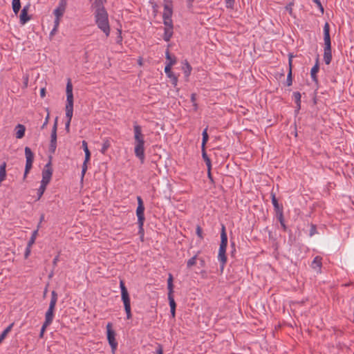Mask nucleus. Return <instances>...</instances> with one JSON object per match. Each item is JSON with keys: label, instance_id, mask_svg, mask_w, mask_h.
<instances>
[{"label": "nucleus", "instance_id": "nucleus-64", "mask_svg": "<svg viewBox=\"0 0 354 354\" xmlns=\"http://www.w3.org/2000/svg\"><path fill=\"white\" fill-rule=\"evenodd\" d=\"M139 64L141 65L142 64V62L141 60L139 61Z\"/></svg>", "mask_w": 354, "mask_h": 354}, {"label": "nucleus", "instance_id": "nucleus-14", "mask_svg": "<svg viewBox=\"0 0 354 354\" xmlns=\"http://www.w3.org/2000/svg\"><path fill=\"white\" fill-rule=\"evenodd\" d=\"M92 7L95 10V12L106 11L102 0H91Z\"/></svg>", "mask_w": 354, "mask_h": 354}, {"label": "nucleus", "instance_id": "nucleus-50", "mask_svg": "<svg viewBox=\"0 0 354 354\" xmlns=\"http://www.w3.org/2000/svg\"><path fill=\"white\" fill-rule=\"evenodd\" d=\"M39 226L38 225L37 228H39ZM37 234H38V229H37L32 232L31 238L36 239Z\"/></svg>", "mask_w": 354, "mask_h": 354}, {"label": "nucleus", "instance_id": "nucleus-59", "mask_svg": "<svg viewBox=\"0 0 354 354\" xmlns=\"http://www.w3.org/2000/svg\"><path fill=\"white\" fill-rule=\"evenodd\" d=\"M281 223V225L282 226V227L283 228V230H286V226L285 225L284 221L282 223Z\"/></svg>", "mask_w": 354, "mask_h": 354}, {"label": "nucleus", "instance_id": "nucleus-1", "mask_svg": "<svg viewBox=\"0 0 354 354\" xmlns=\"http://www.w3.org/2000/svg\"><path fill=\"white\" fill-rule=\"evenodd\" d=\"M135 148L134 152L136 156L140 160L141 162H144L145 160V140L144 136L142 133L141 127L139 125L133 127Z\"/></svg>", "mask_w": 354, "mask_h": 354}, {"label": "nucleus", "instance_id": "nucleus-2", "mask_svg": "<svg viewBox=\"0 0 354 354\" xmlns=\"http://www.w3.org/2000/svg\"><path fill=\"white\" fill-rule=\"evenodd\" d=\"M227 244V236L225 232V227L223 225L221 228V243L220 247L218 250V259L220 261L221 265V270L224 268L225 264L227 261V257L225 254L226 252V248Z\"/></svg>", "mask_w": 354, "mask_h": 354}, {"label": "nucleus", "instance_id": "nucleus-52", "mask_svg": "<svg viewBox=\"0 0 354 354\" xmlns=\"http://www.w3.org/2000/svg\"><path fill=\"white\" fill-rule=\"evenodd\" d=\"M166 58H167V59H168L169 62H170V61H171V60H174V59H175V60H176V58H171V57L170 56V54H169V50H167V52H166Z\"/></svg>", "mask_w": 354, "mask_h": 354}, {"label": "nucleus", "instance_id": "nucleus-33", "mask_svg": "<svg viewBox=\"0 0 354 354\" xmlns=\"http://www.w3.org/2000/svg\"><path fill=\"white\" fill-rule=\"evenodd\" d=\"M168 299L169 301L170 308H176V304L174 299L173 292H168Z\"/></svg>", "mask_w": 354, "mask_h": 354}, {"label": "nucleus", "instance_id": "nucleus-16", "mask_svg": "<svg viewBox=\"0 0 354 354\" xmlns=\"http://www.w3.org/2000/svg\"><path fill=\"white\" fill-rule=\"evenodd\" d=\"M84 151L85 153V159L83 162L82 167V179H83L84 176L86 172V170L88 168L87 162L89 161L90 157H91V153H90V151L88 149H86V150H84Z\"/></svg>", "mask_w": 354, "mask_h": 354}, {"label": "nucleus", "instance_id": "nucleus-19", "mask_svg": "<svg viewBox=\"0 0 354 354\" xmlns=\"http://www.w3.org/2000/svg\"><path fill=\"white\" fill-rule=\"evenodd\" d=\"M319 56H317V59H316V62H315V66L312 68L311 69V71H310V75H311V78L313 80V82L317 83L318 82V80H317V73L319 71Z\"/></svg>", "mask_w": 354, "mask_h": 354}, {"label": "nucleus", "instance_id": "nucleus-36", "mask_svg": "<svg viewBox=\"0 0 354 354\" xmlns=\"http://www.w3.org/2000/svg\"><path fill=\"white\" fill-rule=\"evenodd\" d=\"M167 77L170 78L172 84L174 86H176L177 82H178V78L177 77L172 73L171 74L167 75Z\"/></svg>", "mask_w": 354, "mask_h": 354}, {"label": "nucleus", "instance_id": "nucleus-23", "mask_svg": "<svg viewBox=\"0 0 354 354\" xmlns=\"http://www.w3.org/2000/svg\"><path fill=\"white\" fill-rule=\"evenodd\" d=\"M192 70V66H190L189 62L187 60H185L184 62V66H183V71L184 72L185 77L187 78L189 76V75L191 74Z\"/></svg>", "mask_w": 354, "mask_h": 354}, {"label": "nucleus", "instance_id": "nucleus-30", "mask_svg": "<svg viewBox=\"0 0 354 354\" xmlns=\"http://www.w3.org/2000/svg\"><path fill=\"white\" fill-rule=\"evenodd\" d=\"M202 136H203V140H202V146L201 147L202 148H205V145L208 140V138H209V136H208V134H207V128H205L203 131V133H202Z\"/></svg>", "mask_w": 354, "mask_h": 354}, {"label": "nucleus", "instance_id": "nucleus-34", "mask_svg": "<svg viewBox=\"0 0 354 354\" xmlns=\"http://www.w3.org/2000/svg\"><path fill=\"white\" fill-rule=\"evenodd\" d=\"M175 63H176V60L174 59V60L169 62V63L165 66V72L167 74V75L172 73V72L171 71V66L174 65Z\"/></svg>", "mask_w": 354, "mask_h": 354}, {"label": "nucleus", "instance_id": "nucleus-58", "mask_svg": "<svg viewBox=\"0 0 354 354\" xmlns=\"http://www.w3.org/2000/svg\"><path fill=\"white\" fill-rule=\"evenodd\" d=\"M208 176H209V179L211 180H212V178L211 173H210V167L208 168Z\"/></svg>", "mask_w": 354, "mask_h": 354}, {"label": "nucleus", "instance_id": "nucleus-22", "mask_svg": "<svg viewBox=\"0 0 354 354\" xmlns=\"http://www.w3.org/2000/svg\"><path fill=\"white\" fill-rule=\"evenodd\" d=\"M272 203L274 206V210L276 212L283 211L282 206L279 205L278 201L274 194H272Z\"/></svg>", "mask_w": 354, "mask_h": 354}, {"label": "nucleus", "instance_id": "nucleus-17", "mask_svg": "<svg viewBox=\"0 0 354 354\" xmlns=\"http://www.w3.org/2000/svg\"><path fill=\"white\" fill-rule=\"evenodd\" d=\"M165 32L163 35V39L165 41H170L172 35H173V24H171L170 25H165Z\"/></svg>", "mask_w": 354, "mask_h": 354}, {"label": "nucleus", "instance_id": "nucleus-5", "mask_svg": "<svg viewBox=\"0 0 354 354\" xmlns=\"http://www.w3.org/2000/svg\"><path fill=\"white\" fill-rule=\"evenodd\" d=\"M57 294L55 290L51 292V298L48 310L45 315V325H50L54 317V310L57 301Z\"/></svg>", "mask_w": 354, "mask_h": 354}, {"label": "nucleus", "instance_id": "nucleus-63", "mask_svg": "<svg viewBox=\"0 0 354 354\" xmlns=\"http://www.w3.org/2000/svg\"><path fill=\"white\" fill-rule=\"evenodd\" d=\"M203 263H204V261L201 260V264H203Z\"/></svg>", "mask_w": 354, "mask_h": 354}, {"label": "nucleus", "instance_id": "nucleus-46", "mask_svg": "<svg viewBox=\"0 0 354 354\" xmlns=\"http://www.w3.org/2000/svg\"><path fill=\"white\" fill-rule=\"evenodd\" d=\"M48 120H49V113H48L46 118H45V121L44 122V124H42L41 126V129H44L45 127L47 125L48 122Z\"/></svg>", "mask_w": 354, "mask_h": 354}, {"label": "nucleus", "instance_id": "nucleus-54", "mask_svg": "<svg viewBox=\"0 0 354 354\" xmlns=\"http://www.w3.org/2000/svg\"><path fill=\"white\" fill-rule=\"evenodd\" d=\"M82 147H83L84 150H86V149H88V145H87V142L85 140L82 141Z\"/></svg>", "mask_w": 354, "mask_h": 354}, {"label": "nucleus", "instance_id": "nucleus-21", "mask_svg": "<svg viewBox=\"0 0 354 354\" xmlns=\"http://www.w3.org/2000/svg\"><path fill=\"white\" fill-rule=\"evenodd\" d=\"M17 132H16V138L18 139H21L24 136L26 128L23 124H17L16 127Z\"/></svg>", "mask_w": 354, "mask_h": 354}, {"label": "nucleus", "instance_id": "nucleus-41", "mask_svg": "<svg viewBox=\"0 0 354 354\" xmlns=\"http://www.w3.org/2000/svg\"><path fill=\"white\" fill-rule=\"evenodd\" d=\"M318 6L319 10H321L322 13H324V8L321 3L320 0H313Z\"/></svg>", "mask_w": 354, "mask_h": 354}, {"label": "nucleus", "instance_id": "nucleus-48", "mask_svg": "<svg viewBox=\"0 0 354 354\" xmlns=\"http://www.w3.org/2000/svg\"><path fill=\"white\" fill-rule=\"evenodd\" d=\"M35 239H33V238H31V237H30V240H29V241H28V245H27V246H28V247H30V248H31V247H32V245L35 243Z\"/></svg>", "mask_w": 354, "mask_h": 354}, {"label": "nucleus", "instance_id": "nucleus-49", "mask_svg": "<svg viewBox=\"0 0 354 354\" xmlns=\"http://www.w3.org/2000/svg\"><path fill=\"white\" fill-rule=\"evenodd\" d=\"M59 21H60V19L59 18H55V21H54V28H58V26L59 25Z\"/></svg>", "mask_w": 354, "mask_h": 354}, {"label": "nucleus", "instance_id": "nucleus-32", "mask_svg": "<svg viewBox=\"0 0 354 354\" xmlns=\"http://www.w3.org/2000/svg\"><path fill=\"white\" fill-rule=\"evenodd\" d=\"M293 96L297 103V109H299L301 107V94L299 92H294Z\"/></svg>", "mask_w": 354, "mask_h": 354}, {"label": "nucleus", "instance_id": "nucleus-53", "mask_svg": "<svg viewBox=\"0 0 354 354\" xmlns=\"http://www.w3.org/2000/svg\"><path fill=\"white\" fill-rule=\"evenodd\" d=\"M46 95V89L44 88H42L40 91V95L41 97H44Z\"/></svg>", "mask_w": 354, "mask_h": 354}, {"label": "nucleus", "instance_id": "nucleus-45", "mask_svg": "<svg viewBox=\"0 0 354 354\" xmlns=\"http://www.w3.org/2000/svg\"><path fill=\"white\" fill-rule=\"evenodd\" d=\"M191 100L192 102H193V105L195 106V108L196 109L197 107V104L195 103V101H196V94L195 93H192V95H191Z\"/></svg>", "mask_w": 354, "mask_h": 354}, {"label": "nucleus", "instance_id": "nucleus-44", "mask_svg": "<svg viewBox=\"0 0 354 354\" xmlns=\"http://www.w3.org/2000/svg\"><path fill=\"white\" fill-rule=\"evenodd\" d=\"M30 252H31V248L27 246L26 251H25V254H24L25 259H27L29 257Z\"/></svg>", "mask_w": 354, "mask_h": 354}, {"label": "nucleus", "instance_id": "nucleus-28", "mask_svg": "<svg viewBox=\"0 0 354 354\" xmlns=\"http://www.w3.org/2000/svg\"><path fill=\"white\" fill-rule=\"evenodd\" d=\"M46 185L41 183V185L37 190V198L36 199L37 201H39L41 198L46 189Z\"/></svg>", "mask_w": 354, "mask_h": 354}, {"label": "nucleus", "instance_id": "nucleus-26", "mask_svg": "<svg viewBox=\"0 0 354 354\" xmlns=\"http://www.w3.org/2000/svg\"><path fill=\"white\" fill-rule=\"evenodd\" d=\"M110 146H111L110 140L108 138H105L103 140L102 147L100 150L101 153L104 154L106 153V151H107V149L110 147Z\"/></svg>", "mask_w": 354, "mask_h": 354}, {"label": "nucleus", "instance_id": "nucleus-18", "mask_svg": "<svg viewBox=\"0 0 354 354\" xmlns=\"http://www.w3.org/2000/svg\"><path fill=\"white\" fill-rule=\"evenodd\" d=\"M324 60L326 64L328 65L332 60L331 46H324Z\"/></svg>", "mask_w": 354, "mask_h": 354}, {"label": "nucleus", "instance_id": "nucleus-29", "mask_svg": "<svg viewBox=\"0 0 354 354\" xmlns=\"http://www.w3.org/2000/svg\"><path fill=\"white\" fill-rule=\"evenodd\" d=\"M167 288L169 292H174L173 276L171 274H169L167 279Z\"/></svg>", "mask_w": 354, "mask_h": 354}, {"label": "nucleus", "instance_id": "nucleus-61", "mask_svg": "<svg viewBox=\"0 0 354 354\" xmlns=\"http://www.w3.org/2000/svg\"><path fill=\"white\" fill-rule=\"evenodd\" d=\"M44 219V216L42 215L40 218V221H41Z\"/></svg>", "mask_w": 354, "mask_h": 354}, {"label": "nucleus", "instance_id": "nucleus-35", "mask_svg": "<svg viewBox=\"0 0 354 354\" xmlns=\"http://www.w3.org/2000/svg\"><path fill=\"white\" fill-rule=\"evenodd\" d=\"M196 258H197V255H195L187 261V267L188 268H190L191 267H192L193 266H194L196 264Z\"/></svg>", "mask_w": 354, "mask_h": 354}, {"label": "nucleus", "instance_id": "nucleus-20", "mask_svg": "<svg viewBox=\"0 0 354 354\" xmlns=\"http://www.w3.org/2000/svg\"><path fill=\"white\" fill-rule=\"evenodd\" d=\"M322 264V258L317 256L313 261L311 267L313 269L316 270L317 272H320Z\"/></svg>", "mask_w": 354, "mask_h": 354}, {"label": "nucleus", "instance_id": "nucleus-25", "mask_svg": "<svg viewBox=\"0 0 354 354\" xmlns=\"http://www.w3.org/2000/svg\"><path fill=\"white\" fill-rule=\"evenodd\" d=\"M289 72H288V74L287 75V79H286V84L287 86H290L292 85V60H291V58L289 59Z\"/></svg>", "mask_w": 354, "mask_h": 354}, {"label": "nucleus", "instance_id": "nucleus-24", "mask_svg": "<svg viewBox=\"0 0 354 354\" xmlns=\"http://www.w3.org/2000/svg\"><path fill=\"white\" fill-rule=\"evenodd\" d=\"M65 11V7L63 6H58L53 12L55 18H61Z\"/></svg>", "mask_w": 354, "mask_h": 354}, {"label": "nucleus", "instance_id": "nucleus-15", "mask_svg": "<svg viewBox=\"0 0 354 354\" xmlns=\"http://www.w3.org/2000/svg\"><path fill=\"white\" fill-rule=\"evenodd\" d=\"M30 6L27 5L24 6L20 14V22L21 24H25L28 21L30 20V17L28 15L29 10Z\"/></svg>", "mask_w": 354, "mask_h": 354}, {"label": "nucleus", "instance_id": "nucleus-7", "mask_svg": "<svg viewBox=\"0 0 354 354\" xmlns=\"http://www.w3.org/2000/svg\"><path fill=\"white\" fill-rule=\"evenodd\" d=\"M137 200H138V207L136 209V215L138 217V223L140 226V230H143V224H144V221L145 219V214H144L145 207H144L142 199L141 198L140 196H138Z\"/></svg>", "mask_w": 354, "mask_h": 354}, {"label": "nucleus", "instance_id": "nucleus-55", "mask_svg": "<svg viewBox=\"0 0 354 354\" xmlns=\"http://www.w3.org/2000/svg\"><path fill=\"white\" fill-rule=\"evenodd\" d=\"M58 259H59V257L58 256L55 257V258L53 259V264L54 266H55L57 265Z\"/></svg>", "mask_w": 354, "mask_h": 354}, {"label": "nucleus", "instance_id": "nucleus-31", "mask_svg": "<svg viewBox=\"0 0 354 354\" xmlns=\"http://www.w3.org/2000/svg\"><path fill=\"white\" fill-rule=\"evenodd\" d=\"M202 156H203V158L204 159L207 167L209 168L211 167V161L205 152V148H202Z\"/></svg>", "mask_w": 354, "mask_h": 354}, {"label": "nucleus", "instance_id": "nucleus-39", "mask_svg": "<svg viewBox=\"0 0 354 354\" xmlns=\"http://www.w3.org/2000/svg\"><path fill=\"white\" fill-rule=\"evenodd\" d=\"M234 3V0H226L225 5L228 8H233Z\"/></svg>", "mask_w": 354, "mask_h": 354}, {"label": "nucleus", "instance_id": "nucleus-56", "mask_svg": "<svg viewBox=\"0 0 354 354\" xmlns=\"http://www.w3.org/2000/svg\"><path fill=\"white\" fill-rule=\"evenodd\" d=\"M171 309V315L172 316V317H175V315H176V308H170Z\"/></svg>", "mask_w": 354, "mask_h": 354}, {"label": "nucleus", "instance_id": "nucleus-8", "mask_svg": "<svg viewBox=\"0 0 354 354\" xmlns=\"http://www.w3.org/2000/svg\"><path fill=\"white\" fill-rule=\"evenodd\" d=\"M24 151L26 158L25 171L24 175V178H25L32 168L34 160V154L28 147H26Z\"/></svg>", "mask_w": 354, "mask_h": 354}, {"label": "nucleus", "instance_id": "nucleus-40", "mask_svg": "<svg viewBox=\"0 0 354 354\" xmlns=\"http://www.w3.org/2000/svg\"><path fill=\"white\" fill-rule=\"evenodd\" d=\"M196 234L200 239H203V230L201 226H196Z\"/></svg>", "mask_w": 354, "mask_h": 354}, {"label": "nucleus", "instance_id": "nucleus-12", "mask_svg": "<svg viewBox=\"0 0 354 354\" xmlns=\"http://www.w3.org/2000/svg\"><path fill=\"white\" fill-rule=\"evenodd\" d=\"M172 8L169 4L166 3L164 6V12L162 15L164 25H170L173 24L171 16H172Z\"/></svg>", "mask_w": 354, "mask_h": 354}, {"label": "nucleus", "instance_id": "nucleus-60", "mask_svg": "<svg viewBox=\"0 0 354 354\" xmlns=\"http://www.w3.org/2000/svg\"><path fill=\"white\" fill-rule=\"evenodd\" d=\"M139 233H141L143 234V230H140V228L139 227Z\"/></svg>", "mask_w": 354, "mask_h": 354}, {"label": "nucleus", "instance_id": "nucleus-43", "mask_svg": "<svg viewBox=\"0 0 354 354\" xmlns=\"http://www.w3.org/2000/svg\"><path fill=\"white\" fill-rule=\"evenodd\" d=\"M48 326L49 325H45V322H44V324H43V325L41 326V328L40 334H39V337H43L44 331H45L46 327Z\"/></svg>", "mask_w": 354, "mask_h": 354}, {"label": "nucleus", "instance_id": "nucleus-42", "mask_svg": "<svg viewBox=\"0 0 354 354\" xmlns=\"http://www.w3.org/2000/svg\"><path fill=\"white\" fill-rule=\"evenodd\" d=\"M317 232L316 225L312 224L310 230V236L314 235Z\"/></svg>", "mask_w": 354, "mask_h": 354}, {"label": "nucleus", "instance_id": "nucleus-62", "mask_svg": "<svg viewBox=\"0 0 354 354\" xmlns=\"http://www.w3.org/2000/svg\"><path fill=\"white\" fill-rule=\"evenodd\" d=\"M203 263H204V261L201 260V264H203Z\"/></svg>", "mask_w": 354, "mask_h": 354}, {"label": "nucleus", "instance_id": "nucleus-51", "mask_svg": "<svg viewBox=\"0 0 354 354\" xmlns=\"http://www.w3.org/2000/svg\"><path fill=\"white\" fill-rule=\"evenodd\" d=\"M70 124L71 122H69V120H67V122L65 124V129L68 133L70 131Z\"/></svg>", "mask_w": 354, "mask_h": 354}, {"label": "nucleus", "instance_id": "nucleus-10", "mask_svg": "<svg viewBox=\"0 0 354 354\" xmlns=\"http://www.w3.org/2000/svg\"><path fill=\"white\" fill-rule=\"evenodd\" d=\"M111 327H112V325L111 323H109L106 326L107 339H108L109 343L111 347L112 351L114 353L115 350L116 349V348L118 346V342H116L115 338V331L113 330H112Z\"/></svg>", "mask_w": 354, "mask_h": 354}, {"label": "nucleus", "instance_id": "nucleus-13", "mask_svg": "<svg viewBox=\"0 0 354 354\" xmlns=\"http://www.w3.org/2000/svg\"><path fill=\"white\" fill-rule=\"evenodd\" d=\"M324 46H331V41L330 36V26L328 22H326L324 26Z\"/></svg>", "mask_w": 354, "mask_h": 354}, {"label": "nucleus", "instance_id": "nucleus-3", "mask_svg": "<svg viewBox=\"0 0 354 354\" xmlns=\"http://www.w3.org/2000/svg\"><path fill=\"white\" fill-rule=\"evenodd\" d=\"M95 19L97 27L108 37L110 34V26L106 11L95 12Z\"/></svg>", "mask_w": 354, "mask_h": 354}, {"label": "nucleus", "instance_id": "nucleus-47", "mask_svg": "<svg viewBox=\"0 0 354 354\" xmlns=\"http://www.w3.org/2000/svg\"><path fill=\"white\" fill-rule=\"evenodd\" d=\"M156 353H157V354H163L162 346L160 344L158 345Z\"/></svg>", "mask_w": 354, "mask_h": 354}, {"label": "nucleus", "instance_id": "nucleus-38", "mask_svg": "<svg viewBox=\"0 0 354 354\" xmlns=\"http://www.w3.org/2000/svg\"><path fill=\"white\" fill-rule=\"evenodd\" d=\"M276 214H277V219L279 220V221L280 223H282L284 221L283 211L276 212Z\"/></svg>", "mask_w": 354, "mask_h": 354}, {"label": "nucleus", "instance_id": "nucleus-37", "mask_svg": "<svg viewBox=\"0 0 354 354\" xmlns=\"http://www.w3.org/2000/svg\"><path fill=\"white\" fill-rule=\"evenodd\" d=\"M294 5V2H290L286 6V10L289 12L290 15H292V6Z\"/></svg>", "mask_w": 354, "mask_h": 354}, {"label": "nucleus", "instance_id": "nucleus-27", "mask_svg": "<svg viewBox=\"0 0 354 354\" xmlns=\"http://www.w3.org/2000/svg\"><path fill=\"white\" fill-rule=\"evenodd\" d=\"M21 8L20 0H12V10L15 14H17Z\"/></svg>", "mask_w": 354, "mask_h": 354}, {"label": "nucleus", "instance_id": "nucleus-11", "mask_svg": "<svg viewBox=\"0 0 354 354\" xmlns=\"http://www.w3.org/2000/svg\"><path fill=\"white\" fill-rule=\"evenodd\" d=\"M53 175V169L51 167V162L49 161L44 167V170L42 171V180L41 183L48 185L52 178Z\"/></svg>", "mask_w": 354, "mask_h": 354}, {"label": "nucleus", "instance_id": "nucleus-57", "mask_svg": "<svg viewBox=\"0 0 354 354\" xmlns=\"http://www.w3.org/2000/svg\"><path fill=\"white\" fill-rule=\"evenodd\" d=\"M57 28H53V29L50 32V35H55L56 31H57Z\"/></svg>", "mask_w": 354, "mask_h": 354}, {"label": "nucleus", "instance_id": "nucleus-9", "mask_svg": "<svg viewBox=\"0 0 354 354\" xmlns=\"http://www.w3.org/2000/svg\"><path fill=\"white\" fill-rule=\"evenodd\" d=\"M57 120L56 117L55 122L52 129L50 135V143L49 146V151L51 153H54L57 147Z\"/></svg>", "mask_w": 354, "mask_h": 354}, {"label": "nucleus", "instance_id": "nucleus-6", "mask_svg": "<svg viewBox=\"0 0 354 354\" xmlns=\"http://www.w3.org/2000/svg\"><path fill=\"white\" fill-rule=\"evenodd\" d=\"M120 286L121 289L122 300L124 303V310L127 313V318L129 319L131 318V313L129 292L124 286L123 281H120Z\"/></svg>", "mask_w": 354, "mask_h": 354}, {"label": "nucleus", "instance_id": "nucleus-4", "mask_svg": "<svg viewBox=\"0 0 354 354\" xmlns=\"http://www.w3.org/2000/svg\"><path fill=\"white\" fill-rule=\"evenodd\" d=\"M66 117L71 122L73 113V85L71 80H68L66 84Z\"/></svg>", "mask_w": 354, "mask_h": 354}]
</instances>
